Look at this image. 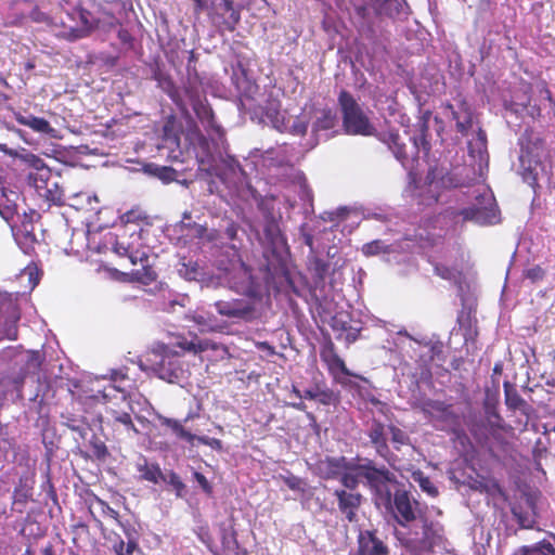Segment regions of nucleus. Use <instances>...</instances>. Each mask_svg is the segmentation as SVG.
<instances>
[{
	"instance_id": "63",
	"label": "nucleus",
	"mask_w": 555,
	"mask_h": 555,
	"mask_svg": "<svg viewBox=\"0 0 555 555\" xmlns=\"http://www.w3.org/2000/svg\"><path fill=\"white\" fill-rule=\"evenodd\" d=\"M285 483L292 490H297L300 486V479L296 476H292L285 479Z\"/></svg>"
},
{
	"instance_id": "10",
	"label": "nucleus",
	"mask_w": 555,
	"mask_h": 555,
	"mask_svg": "<svg viewBox=\"0 0 555 555\" xmlns=\"http://www.w3.org/2000/svg\"><path fill=\"white\" fill-rule=\"evenodd\" d=\"M321 361L327 369L328 374L337 383L345 384L340 375L352 376L353 374L347 367L345 361L340 358L336 350L335 344L327 339L320 349Z\"/></svg>"
},
{
	"instance_id": "27",
	"label": "nucleus",
	"mask_w": 555,
	"mask_h": 555,
	"mask_svg": "<svg viewBox=\"0 0 555 555\" xmlns=\"http://www.w3.org/2000/svg\"><path fill=\"white\" fill-rule=\"evenodd\" d=\"M192 108L203 125H206L208 128L216 131L220 129V126L216 122L214 111L206 98L197 103L192 104Z\"/></svg>"
},
{
	"instance_id": "57",
	"label": "nucleus",
	"mask_w": 555,
	"mask_h": 555,
	"mask_svg": "<svg viewBox=\"0 0 555 555\" xmlns=\"http://www.w3.org/2000/svg\"><path fill=\"white\" fill-rule=\"evenodd\" d=\"M240 21H241L240 12L237 10H232L230 12L229 18L224 22L225 28L229 31H234L237 24L240 23Z\"/></svg>"
},
{
	"instance_id": "59",
	"label": "nucleus",
	"mask_w": 555,
	"mask_h": 555,
	"mask_svg": "<svg viewBox=\"0 0 555 555\" xmlns=\"http://www.w3.org/2000/svg\"><path fill=\"white\" fill-rule=\"evenodd\" d=\"M237 232H238V225L234 221L229 222L224 230L227 238H229L231 241H234L236 238Z\"/></svg>"
},
{
	"instance_id": "53",
	"label": "nucleus",
	"mask_w": 555,
	"mask_h": 555,
	"mask_svg": "<svg viewBox=\"0 0 555 555\" xmlns=\"http://www.w3.org/2000/svg\"><path fill=\"white\" fill-rule=\"evenodd\" d=\"M195 440H197L198 443L208 446L216 451H221L223 449L222 441L218 438H211V437H207V436H196Z\"/></svg>"
},
{
	"instance_id": "44",
	"label": "nucleus",
	"mask_w": 555,
	"mask_h": 555,
	"mask_svg": "<svg viewBox=\"0 0 555 555\" xmlns=\"http://www.w3.org/2000/svg\"><path fill=\"white\" fill-rule=\"evenodd\" d=\"M428 137V126H427V122L424 121L422 125H421V130H420V135L417 138L414 139V143L417 147H422V150L424 151V153L427 155L430 151V142L429 140L427 139Z\"/></svg>"
},
{
	"instance_id": "42",
	"label": "nucleus",
	"mask_w": 555,
	"mask_h": 555,
	"mask_svg": "<svg viewBox=\"0 0 555 555\" xmlns=\"http://www.w3.org/2000/svg\"><path fill=\"white\" fill-rule=\"evenodd\" d=\"M512 513L516 518L520 528L531 529L534 525V519L527 512L521 511V508L513 507Z\"/></svg>"
},
{
	"instance_id": "34",
	"label": "nucleus",
	"mask_w": 555,
	"mask_h": 555,
	"mask_svg": "<svg viewBox=\"0 0 555 555\" xmlns=\"http://www.w3.org/2000/svg\"><path fill=\"white\" fill-rule=\"evenodd\" d=\"M503 388L505 404L509 410L516 411L527 406V402L522 399V397L518 393L517 389L512 384L505 382L503 384Z\"/></svg>"
},
{
	"instance_id": "6",
	"label": "nucleus",
	"mask_w": 555,
	"mask_h": 555,
	"mask_svg": "<svg viewBox=\"0 0 555 555\" xmlns=\"http://www.w3.org/2000/svg\"><path fill=\"white\" fill-rule=\"evenodd\" d=\"M395 537L410 555H429L441 541V535L427 518L423 521L421 535L413 531H396Z\"/></svg>"
},
{
	"instance_id": "23",
	"label": "nucleus",
	"mask_w": 555,
	"mask_h": 555,
	"mask_svg": "<svg viewBox=\"0 0 555 555\" xmlns=\"http://www.w3.org/2000/svg\"><path fill=\"white\" fill-rule=\"evenodd\" d=\"M153 79L157 81L158 87L169 95L181 112H186V107L179 98L176 85L169 74L157 67L153 72Z\"/></svg>"
},
{
	"instance_id": "5",
	"label": "nucleus",
	"mask_w": 555,
	"mask_h": 555,
	"mask_svg": "<svg viewBox=\"0 0 555 555\" xmlns=\"http://www.w3.org/2000/svg\"><path fill=\"white\" fill-rule=\"evenodd\" d=\"M361 472L363 479H365L369 489L373 493L376 505L390 508L391 499L393 498L391 486H395V489L403 486L398 481L396 475L384 465L377 467L374 461L372 466H364Z\"/></svg>"
},
{
	"instance_id": "8",
	"label": "nucleus",
	"mask_w": 555,
	"mask_h": 555,
	"mask_svg": "<svg viewBox=\"0 0 555 555\" xmlns=\"http://www.w3.org/2000/svg\"><path fill=\"white\" fill-rule=\"evenodd\" d=\"M418 501L413 499L404 486L397 487L393 490L390 508H387L396 522L401 527H406L417 518Z\"/></svg>"
},
{
	"instance_id": "38",
	"label": "nucleus",
	"mask_w": 555,
	"mask_h": 555,
	"mask_svg": "<svg viewBox=\"0 0 555 555\" xmlns=\"http://www.w3.org/2000/svg\"><path fill=\"white\" fill-rule=\"evenodd\" d=\"M330 325L335 332H347L351 330L350 317L346 312H338L332 318Z\"/></svg>"
},
{
	"instance_id": "31",
	"label": "nucleus",
	"mask_w": 555,
	"mask_h": 555,
	"mask_svg": "<svg viewBox=\"0 0 555 555\" xmlns=\"http://www.w3.org/2000/svg\"><path fill=\"white\" fill-rule=\"evenodd\" d=\"M425 182L429 186L438 188H456L459 183L453 179L450 173L441 175V171L438 168H431L428 170Z\"/></svg>"
},
{
	"instance_id": "18",
	"label": "nucleus",
	"mask_w": 555,
	"mask_h": 555,
	"mask_svg": "<svg viewBox=\"0 0 555 555\" xmlns=\"http://www.w3.org/2000/svg\"><path fill=\"white\" fill-rule=\"evenodd\" d=\"M372 462L373 460L367 457L363 460H351L349 465L352 466L353 469H345L339 477L340 483L346 488L345 490L357 492L356 489L360 483V479L363 478L361 474L362 467L372 466Z\"/></svg>"
},
{
	"instance_id": "61",
	"label": "nucleus",
	"mask_w": 555,
	"mask_h": 555,
	"mask_svg": "<svg viewBox=\"0 0 555 555\" xmlns=\"http://www.w3.org/2000/svg\"><path fill=\"white\" fill-rule=\"evenodd\" d=\"M293 130L296 134L305 135L308 131V124L304 121H297L293 125Z\"/></svg>"
},
{
	"instance_id": "22",
	"label": "nucleus",
	"mask_w": 555,
	"mask_h": 555,
	"mask_svg": "<svg viewBox=\"0 0 555 555\" xmlns=\"http://www.w3.org/2000/svg\"><path fill=\"white\" fill-rule=\"evenodd\" d=\"M137 472L140 474L139 479L157 485L159 481H166L158 463H150L145 456H142L135 464Z\"/></svg>"
},
{
	"instance_id": "41",
	"label": "nucleus",
	"mask_w": 555,
	"mask_h": 555,
	"mask_svg": "<svg viewBox=\"0 0 555 555\" xmlns=\"http://www.w3.org/2000/svg\"><path fill=\"white\" fill-rule=\"evenodd\" d=\"M165 476H166V481L165 482L172 487V489L175 490L176 495L178 498H181L183 495L184 490H185V485L182 481V479L180 478V476L176 472H173V470H170Z\"/></svg>"
},
{
	"instance_id": "32",
	"label": "nucleus",
	"mask_w": 555,
	"mask_h": 555,
	"mask_svg": "<svg viewBox=\"0 0 555 555\" xmlns=\"http://www.w3.org/2000/svg\"><path fill=\"white\" fill-rule=\"evenodd\" d=\"M515 555H555V546L546 539L520 546Z\"/></svg>"
},
{
	"instance_id": "52",
	"label": "nucleus",
	"mask_w": 555,
	"mask_h": 555,
	"mask_svg": "<svg viewBox=\"0 0 555 555\" xmlns=\"http://www.w3.org/2000/svg\"><path fill=\"white\" fill-rule=\"evenodd\" d=\"M193 478L196 480V482L199 485L202 490L208 495L211 496L214 493V488L211 483L208 481V479L199 472L193 473Z\"/></svg>"
},
{
	"instance_id": "37",
	"label": "nucleus",
	"mask_w": 555,
	"mask_h": 555,
	"mask_svg": "<svg viewBox=\"0 0 555 555\" xmlns=\"http://www.w3.org/2000/svg\"><path fill=\"white\" fill-rule=\"evenodd\" d=\"M361 251L366 257L377 256L380 254H390L392 248L390 245H387L382 240H374L372 242L365 243L361 247Z\"/></svg>"
},
{
	"instance_id": "54",
	"label": "nucleus",
	"mask_w": 555,
	"mask_h": 555,
	"mask_svg": "<svg viewBox=\"0 0 555 555\" xmlns=\"http://www.w3.org/2000/svg\"><path fill=\"white\" fill-rule=\"evenodd\" d=\"M472 488L479 491H486L489 492L491 490L493 491H501V487L498 481L492 480L490 486L488 483H485L482 481H475L474 485H472Z\"/></svg>"
},
{
	"instance_id": "7",
	"label": "nucleus",
	"mask_w": 555,
	"mask_h": 555,
	"mask_svg": "<svg viewBox=\"0 0 555 555\" xmlns=\"http://www.w3.org/2000/svg\"><path fill=\"white\" fill-rule=\"evenodd\" d=\"M151 354L152 370L160 378L168 383H177L183 377V369L180 361V353L173 351L167 345H156Z\"/></svg>"
},
{
	"instance_id": "13",
	"label": "nucleus",
	"mask_w": 555,
	"mask_h": 555,
	"mask_svg": "<svg viewBox=\"0 0 555 555\" xmlns=\"http://www.w3.org/2000/svg\"><path fill=\"white\" fill-rule=\"evenodd\" d=\"M464 221H473L479 225L495 224L500 221V210L494 199L491 198L486 206H470L459 211Z\"/></svg>"
},
{
	"instance_id": "48",
	"label": "nucleus",
	"mask_w": 555,
	"mask_h": 555,
	"mask_svg": "<svg viewBox=\"0 0 555 555\" xmlns=\"http://www.w3.org/2000/svg\"><path fill=\"white\" fill-rule=\"evenodd\" d=\"M434 272L443 280L452 281L456 279V271L442 263H436L434 266Z\"/></svg>"
},
{
	"instance_id": "49",
	"label": "nucleus",
	"mask_w": 555,
	"mask_h": 555,
	"mask_svg": "<svg viewBox=\"0 0 555 555\" xmlns=\"http://www.w3.org/2000/svg\"><path fill=\"white\" fill-rule=\"evenodd\" d=\"M94 501L98 504V506L100 507L102 515L114 519L116 522L119 521L120 517H119L118 512L116 509H114L113 507H111L107 502H105L104 500H102L98 496H95Z\"/></svg>"
},
{
	"instance_id": "58",
	"label": "nucleus",
	"mask_w": 555,
	"mask_h": 555,
	"mask_svg": "<svg viewBox=\"0 0 555 555\" xmlns=\"http://www.w3.org/2000/svg\"><path fill=\"white\" fill-rule=\"evenodd\" d=\"M117 525L122 529L127 539H135V530L133 529L129 521L125 522L121 519H119V521H117Z\"/></svg>"
},
{
	"instance_id": "9",
	"label": "nucleus",
	"mask_w": 555,
	"mask_h": 555,
	"mask_svg": "<svg viewBox=\"0 0 555 555\" xmlns=\"http://www.w3.org/2000/svg\"><path fill=\"white\" fill-rule=\"evenodd\" d=\"M349 555H390V547L376 529L359 530L356 547Z\"/></svg>"
},
{
	"instance_id": "21",
	"label": "nucleus",
	"mask_w": 555,
	"mask_h": 555,
	"mask_svg": "<svg viewBox=\"0 0 555 555\" xmlns=\"http://www.w3.org/2000/svg\"><path fill=\"white\" fill-rule=\"evenodd\" d=\"M20 194L3 185H0V216L10 222L17 215V201Z\"/></svg>"
},
{
	"instance_id": "15",
	"label": "nucleus",
	"mask_w": 555,
	"mask_h": 555,
	"mask_svg": "<svg viewBox=\"0 0 555 555\" xmlns=\"http://www.w3.org/2000/svg\"><path fill=\"white\" fill-rule=\"evenodd\" d=\"M334 495L337 499L339 512L349 522L357 520V512L360 508L363 495L360 492H351L345 489H336Z\"/></svg>"
},
{
	"instance_id": "33",
	"label": "nucleus",
	"mask_w": 555,
	"mask_h": 555,
	"mask_svg": "<svg viewBox=\"0 0 555 555\" xmlns=\"http://www.w3.org/2000/svg\"><path fill=\"white\" fill-rule=\"evenodd\" d=\"M158 421L162 426L169 428L179 439L185 440L189 443L194 442L196 435L186 430L180 421L170 418V417H166L163 415L158 416Z\"/></svg>"
},
{
	"instance_id": "60",
	"label": "nucleus",
	"mask_w": 555,
	"mask_h": 555,
	"mask_svg": "<svg viewBox=\"0 0 555 555\" xmlns=\"http://www.w3.org/2000/svg\"><path fill=\"white\" fill-rule=\"evenodd\" d=\"M256 347L259 349V350H262L264 352H267V354L269 356H274L275 354V348L274 346H272L270 343L268 341H258L256 344Z\"/></svg>"
},
{
	"instance_id": "2",
	"label": "nucleus",
	"mask_w": 555,
	"mask_h": 555,
	"mask_svg": "<svg viewBox=\"0 0 555 555\" xmlns=\"http://www.w3.org/2000/svg\"><path fill=\"white\" fill-rule=\"evenodd\" d=\"M112 391L116 392L117 389L115 386L109 385L100 392L104 402L107 403L105 408L106 425L112 428L116 437L124 436L126 438H132L138 436L140 431L134 425L131 416L133 408L130 401L127 399L125 393H120L119 401H108L112 397Z\"/></svg>"
},
{
	"instance_id": "24",
	"label": "nucleus",
	"mask_w": 555,
	"mask_h": 555,
	"mask_svg": "<svg viewBox=\"0 0 555 555\" xmlns=\"http://www.w3.org/2000/svg\"><path fill=\"white\" fill-rule=\"evenodd\" d=\"M448 107L452 112L457 131L463 134L467 133L473 126V111L469 104L465 100H461L456 109L451 104H449Z\"/></svg>"
},
{
	"instance_id": "45",
	"label": "nucleus",
	"mask_w": 555,
	"mask_h": 555,
	"mask_svg": "<svg viewBox=\"0 0 555 555\" xmlns=\"http://www.w3.org/2000/svg\"><path fill=\"white\" fill-rule=\"evenodd\" d=\"M137 548L138 543L135 539H128L127 544L122 540H119V542L114 545L117 555H132Z\"/></svg>"
},
{
	"instance_id": "3",
	"label": "nucleus",
	"mask_w": 555,
	"mask_h": 555,
	"mask_svg": "<svg viewBox=\"0 0 555 555\" xmlns=\"http://www.w3.org/2000/svg\"><path fill=\"white\" fill-rule=\"evenodd\" d=\"M338 105L343 117V128L347 134L362 137L376 134V128L370 117L350 92L347 90L339 92Z\"/></svg>"
},
{
	"instance_id": "40",
	"label": "nucleus",
	"mask_w": 555,
	"mask_h": 555,
	"mask_svg": "<svg viewBox=\"0 0 555 555\" xmlns=\"http://www.w3.org/2000/svg\"><path fill=\"white\" fill-rule=\"evenodd\" d=\"M414 480L418 482L420 488L428 495L435 498L439 494L437 487L431 482L430 478L423 473L418 472L414 474Z\"/></svg>"
},
{
	"instance_id": "36",
	"label": "nucleus",
	"mask_w": 555,
	"mask_h": 555,
	"mask_svg": "<svg viewBox=\"0 0 555 555\" xmlns=\"http://www.w3.org/2000/svg\"><path fill=\"white\" fill-rule=\"evenodd\" d=\"M385 142L388 144L396 158L402 164L409 158L406 146L403 142H401L399 133L389 132L385 139Z\"/></svg>"
},
{
	"instance_id": "47",
	"label": "nucleus",
	"mask_w": 555,
	"mask_h": 555,
	"mask_svg": "<svg viewBox=\"0 0 555 555\" xmlns=\"http://www.w3.org/2000/svg\"><path fill=\"white\" fill-rule=\"evenodd\" d=\"M147 218L146 214L139 207L132 208L122 214L121 220L126 223H134L138 221L145 220Z\"/></svg>"
},
{
	"instance_id": "29",
	"label": "nucleus",
	"mask_w": 555,
	"mask_h": 555,
	"mask_svg": "<svg viewBox=\"0 0 555 555\" xmlns=\"http://www.w3.org/2000/svg\"><path fill=\"white\" fill-rule=\"evenodd\" d=\"M183 91L191 105L197 103L206 98L205 90L203 89L202 80L198 75L193 77L189 76L183 85Z\"/></svg>"
},
{
	"instance_id": "25",
	"label": "nucleus",
	"mask_w": 555,
	"mask_h": 555,
	"mask_svg": "<svg viewBox=\"0 0 555 555\" xmlns=\"http://www.w3.org/2000/svg\"><path fill=\"white\" fill-rule=\"evenodd\" d=\"M13 116L20 125L28 127L35 132L49 134L53 131L50 122L42 117L34 115L25 116L20 111H13Z\"/></svg>"
},
{
	"instance_id": "12",
	"label": "nucleus",
	"mask_w": 555,
	"mask_h": 555,
	"mask_svg": "<svg viewBox=\"0 0 555 555\" xmlns=\"http://www.w3.org/2000/svg\"><path fill=\"white\" fill-rule=\"evenodd\" d=\"M218 313L230 319L249 321L254 318V302L243 298L218 300L215 304Z\"/></svg>"
},
{
	"instance_id": "17",
	"label": "nucleus",
	"mask_w": 555,
	"mask_h": 555,
	"mask_svg": "<svg viewBox=\"0 0 555 555\" xmlns=\"http://www.w3.org/2000/svg\"><path fill=\"white\" fill-rule=\"evenodd\" d=\"M423 412L433 418L449 424L457 423L459 416L453 411L452 404L440 400H428L423 404Z\"/></svg>"
},
{
	"instance_id": "1",
	"label": "nucleus",
	"mask_w": 555,
	"mask_h": 555,
	"mask_svg": "<svg viewBox=\"0 0 555 555\" xmlns=\"http://www.w3.org/2000/svg\"><path fill=\"white\" fill-rule=\"evenodd\" d=\"M365 435L375 453L388 463L395 459L388 444V435H390V441L397 451L410 441L409 435L403 429L392 423L386 425L375 416L366 422Z\"/></svg>"
},
{
	"instance_id": "4",
	"label": "nucleus",
	"mask_w": 555,
	"mask_h": 555,
	"mask_svg": "<svg viewBox=\"0 0 555 555\" xmlns=\"http://www.w3.org/2000/svg\"><path fill=\"white\" fill-rule=\"evenodd\" d=\"M113 249L118 256L129 258L132 264L140 263L142 266L141 269L131 272L133 281L144 285L156 281L157 273L147 263L150 257L139 236L135 238V242H129L126 236H120L116 240Z\"/></svg>"
},
{
	"instance_id": "51",
	"label": "nucleus",
	"mask_w": 555,
	"mask_h": 555,
	"mask_svg": "<svg viewBox=\"0 0 555 555\" xmlns=\"http://www.w3.org/2000/svg\"><path fill=\"white\" fill-rule=\"evenodd\" d=\"M315 400L323 405H330L335 402V395H334L333 390H331L328 388L321 389V388L317 387V399Z\"/></svg>"
},
{
	"instance_id": "19",
	"label": "nucleus",
	"mask_w": 555,
	"mask_h": 555,
	"mask_svg": "<svg viewBox=\"0 0 555 555\" xmlns=\"http://www.w3.org/2000/svg\"><path fill=\"white\" fill-rule=\"evenodd\" d=\"M173 230L183 237L185 242L195 238H203L207 232L205 225L198 224L192 220L191 211H184L182 220L175 224Z\"/></svg>"
},
{
	"instance_id": "43",
	"label": "nucleus",
	"mask_w": 555,
	"mask_h": 555,
	"mask_svg": "<svg viewBox=\"0 0 555 555\" xmlns=\"http://www.w3.org/2000/svg\"><path fill=\"white\" fill-rule=\"evenodd\" d=\"M376 2H382L379 10L380 12L395 16L398 15L402 10V4L398 0H375Z\"/></svg>"
},
{
	"instance_id": "50",
	"label": "nucleus",
	"mask_w": 555,
	"mask_h": 555,
	"mask_svg": "<svg viewBox=\"0 0 555 555\" xmlns=\"http://www.w3.org/2000/svg\"><path fill=\"white\" fill-rule=\"evenodd\" d=\"M524 276L530 280L532 283L542 281L545 276L544 269L537 264L524 271Z\"/></svg>"
},
{
	"instance_id": "20",
	"label": "nucleus",
	"mask_w": 555,
	"mask_h": 555,
	"mask_svg": "<svg viewBox=\"0 0 555 555\" xmlns=\"http://www.w3.org/2000/svg\"><path fill=\"white\" fill-rule=\"evenodd\" d=\"M350 462L351 460L345 456H326L318 463V468L324 479H335L340 477L345 469H353V467L349 465Z\"/></svg>"
},
{
	"instance_id": "35",
	"label": "nucleus",
	"mask_w": 555,
	"mask_h": 555,
	"mask_svg": "<svg viewBox=\"0 0 555 555\" xmlns=\"http://www.w3.org/2000/svg\"><path fill=\"white\" fill-rule=\"evenodd\" d=\"M183 352L199 353L208 349H215V346L209 340H188L184 337L178 338L175 344Z\"/></svg>"
},
{
	"instance_id": "28",
	"label": "nucleus",
	"mask_w": 555,
	"mask_h": 555,
	"mask_svg": "<svg viewBox=\"0 0 555 555\" xmlns=\"http://www.w3.org/2000/svg\"><path fill=\"white\" fill-rule=\"evenodd\" d=\"M315 120L312 124V132L327 131L337 124V115L332 108H322L317 112Z\"/></svg>"
},
{
	"instance_id": "30",
	"label": "nucleus",
	"mask_w": 555,
	"mask_h": 555,
	"mask_svg": "<svg viewBox=\"0 0 555 555\" xmlns=\"http://www.w3.org/2000/svg\"><path fill=\"white\" fill-rule=\"evenodd\" d=\"M18 157L23 162V164H25L28 168H33L37 171L36 173H33L34 177L38 179H41L43 177H50V169L48 168L43 159L38 155L31 152H25L22 153Z\"/></svg>"
},
{
	"instance_id": "64",
	"label": "nucleus",
	"mask_w": 555,
	"mask_h": 555,
	"mask_svg": "<svg viewBox=\"0 0 555 555\" xmlns=\"http://www.w3.org/2000/svg\"><path fill=\"white\" fill-rule=\"evenodd\" d=\"M185 268H189L191 267V271H186L185 272V275L190 279V280H195L196 279V270H197V263L194 262H190L189 264H184Z\"/></svg>"
},
{
	"instance_id": "62",
	"label": "nucleus",
	"mask_w": 555,
	"mask_h": 555,
	"mask_svg": "<svg viewBox=\"0 0 555 555\" xmlns=\"http://www.w3.org/2000/svg\"><path fill=\"white\" fill-rule=\"evenodd\" d=\"M347 335H346V343L347 344H352L354 343L358 338H359V334H360V330L359 328H356V330H349L347 331Z\"/></svg>"
},
{
	"instance_id": "11",
	"label": "nucleus",
	"mask_w": 555,
	"mask_h": 555,
	"mask_svg": "<svg viewBox=\"0 0 555 555\" xmlns=\"http://www.w3.org/2000/svg\"><path fill=\"white\" fill-rule=\"evenodd\" d=\"M79 20V26L63 27L57 37L67 41H76L89 37L99 26V22L93 17L92 13L86 9L76 10Z\"/></svg>"
},
{
	"instance_id": "16",
	"label": "nucleus",
	"mask_w": 555,
	"mask_h": 555,
	"mask_svg": "<svg viewBox=\"0 0 555 555\" xmlns=\"http://www.w3.org/2000/svg\"><path fill=\"white\" fill-rule=\"evenodd\" d=\"M28 180L34 184L39 195L42 196L49 205H64L65 199L63 190L55 182L49 183V177L38 179L34 177L33 173H29Z\"/></svg>"
},
{
	"instance_id": "39",
	"label": "nucleus",
	"mask_w": 555,
	"mask_h": 555,
	"mask_svg": "<svg viewBox=\"0 0 555 555\" xmlns=\"http://www.w3.org/2000/svg\"><path fill=\"white\" fill-rule=\"evenodd\" d=\"M90 447L92 450V455L99 461H104L109 455V452H108V449H107L105 442L102 441L95 435L90 440Z\"/></svg>"
},
{
	"instance_id": "14",
	"label": "nucleus",
	"mask_w": 555,
	"mask_h": 555,
	"mask_svg": "<svg viewBox=\"0 0 555 555\" xmlns=\"http://www.w3.org/2000/svg\"><path fill=\"white\" fill-rule=\"evenodd\" d=\"M2 319L3 330L0 332V337L10 340L17 339V323L21 319V313L17 305L12 300H3L0 302V323L2 322Z\"/></svg>"
},
{
	"instance_id": "26",
	"label": "nucleus",
	"mask_w": 555,
	"mask_h": 555,
	"mask_svg": "<svg viewBox=\"0 0 555 555\" xmlns=\"http://www.w3.org/2000/svg\"><path fill=\"white\" fill-rule=\"evenodd\" d=\"M263 235L270 247L273 249L281 248L287 243L279 222L274 218L266 221L263 227Z\"/></svg>"
},
{
	"instance_id": "56",
	"label": "nucleus",
	"mask_w": 555,
	"mask_h": 555,
	"mask_svg": "<svg viewBox=\"0 0 555 555\" xmlns=\"http://www.w3.org/2000/svg\"><path fill=\"white\" fill-rule=\"evenodd\" d=\"M157 177L164 182H170L175 180L176 170L171 167H160L157 169Z\"/></svg>"
},
{
	"instance_id": "55",
	"label": "nucleus",
	"mask_w": 555,
	"mask_h": 555,
	"mask_svg": "<svg viewBox=\"0 0 555 555\" xmlns=\"http://www.w3.org/2000/svg\"><path fill=\"white\" fill-rule=\"evenodd\" d=\"M222 163L232 175H236L237 171H242L238 160L233 156L222 158Z\"/></svg>"
},
{
	"instance_id": "46",
	"label": "nucleus",
	"mask_w": 555,
	"mask_h": 555,
	"mask_svg": "<svg viewBox=\"0 0 555 555\" xmlns=\"http://www.w3.org/2000/svg\"><path fill=\"white\" fill-rule=\"evenodd\" d=\"M31 22L37 24H46L52 26V18L44 12H42L37 5H34L28 14Z\"/></svg>"
}]
</instances>
